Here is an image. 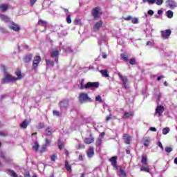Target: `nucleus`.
Wrapping results in <instances>:
<instances>
[{
  "label": "nucleus",
  "mask_w": 177,
  "mask_h": 177,
  "mask_svg": "<svg viewBox=\"0 0 177 177\" xmlns=\"http://www.w3.org/2000/svg\"><path fill=\"white\" fill-rule=\"evenodd\" d=\"M85 89H89V88H99V82H88L84 85Z\"/></svg>",
  "instance_id": "6e6552de"
},
{
  "label": "nucleus",
  "mask_w": 177,
  "mask_h": 177,
  "mask_svg": "<svg viewBox=\"0 0 177 177\" xmlns=\"http://www.w3.org/2000/svg\"><path fill=\"white\" fill-rule=\"evenodd\" d=\"M35 2H37V0H30V3L31 6H34V5L35 4Z\"/></svg>",
  "instance_id": "052dcab7"
},
{
  "label": "nucleus",
  "mask_w": 177,
  "mask_h": 177,
  "mask_svg": "<svg viewBox=\"0 0 177 177\" xmlns=\"http://www.w3.org/2000/svg\"><path fill=\"white\" fill-rule=\"evenodd\" d=\"M91 15L93 19H100V16H102L103 13L102 12L100 7H95L93 8L91 11Z\"/></svg>",
  "instance_id": "20e7f679"
},
{
  "label": "nucleus",
  "mask_w": 177,
  "mask_h": 177,
  "mask_svg": "<svg viewBox=\"0 0 177 177\" xmlns=\"http://www.w3.org/2000/svg\"><path fill=\"white\" fill-rule=\"evenodd\" d=\"M117 158H118L117 156H113L109 158V161L112 167H113V168H115V169H118V165L117 164Z\"/></svg>",
  "instance_id": "9d476101"
},
{
  "label": "nucleus",
  "mask_w": 177,
  "mask_h": 177,
  "mask_svg": "<svg viewBox=\"0 0 177 177\" xmlns=\"http://www.w3.org/2000/svg\"><path fill=\"white\" fill-rule=\"evenodd\" d=\"M167 3L169 8H176V2L174 0H167Z\"/></svg>",
  "instance_id": "a211bd4d"
},
{
  "label": "nucleus",
  "mask_w": 177,
  "mask_h": 177,
  "mask_svg": "<svg viewBox=\"0 0 177 177\" xmlns=\"http://www.w3.org/2000/svg\"><path fill=\"white\" fill-rule=\"evenodd\" d=\"M112 118H113V115L110 113L109 116H106V121H110V120H111Z\"/></svg>",
  "instance_id": "4d7b16f0"
},
{
  "label": "nucleus",
  "mask_w": 177,
  "mask_h": 177,
  "mask_svg": "<svg viewBox=\"0 0 177 177\" xmlns=\"http://www.w3.org/2000/svg\"><path fill=\"white\" fill-rule=\"evenodd\" d=\"M124 20H126V21H129V20H132V17L128 16L127 17H124Z\"/></svg>",
  "instance_id": "13d9d810"
},
{
  "label": "nucleus",
  "mask_w": 177,
  "mask_h": 177,
  "mask_svg": "<svg viewBox=\"0 0 177 177\" xmlns=\"http://www.w3.org/2000/svg\"><path fill=\"white\" fill-rule=\"evenodd\" d=\"M41 63V56L35 55L33 58L32 64V69L37 70L38 68V64Z\"/></svg>",
  "instance_id": "39448f33"
},
{
  "label": "nucleus",
  "mask_w": 177,
  "mask_h": 177,
  "mask_svg": "<svg viewBox=\"0 0 177 177\" xmlns=\"http://www.w3.org/2000/svg\"><path fill=\"white\" fill-rule=\"evenodd\" d=\"M66 23L68 24H71L72 20H71V15H68L66 17Z\"/></svg>",
  "instance_id": "a18cd8bd"
},
{
  "label": "nucleus",
  "mask_w": 177,
  "mask_h": 177,
  "mask_svg": "<svg viewBox=\"0 0 177 177\" xmlns=\"http://www.w3.org/2000/svg\"><path fill=\"white\" fill-rule=\"evenodd\" d=\"M30 122H31V120H24L23 121V128L24 129H26V128H27V127H28V124H30Z\"/></svg>",
  "instance_id": "b1692460"
},
{
  "label": "nucleus",
  "mask_w": 177,
  "mask_h": 177,
  "mask_svg": "<svg viewBox=\"0 0 177 177\" xmlns=\"http://www.w3.org/2000/svg\"><path fill=\"white\" fill-rule=\"evenodd\" d=\"M46 63L48 67H53L55 66V62L50 59H46Z\"/></svg>",
  "instance_id": "bb28decb"
},
{
  "label": "nucleus",
  "mask_w": 177,
  "mask_h": 177,
  "mask_svg": "<svg viewBox=\"0 0 177 177\" xmlns=\"http://www.w3.org/2000/svg\"><path fill=\"white\" fill-rule=\"evenodd\" d=\"M157 146H158V147H160L161 150H164V147L162 146V143H161V142H158Z\"/></svg>",
  "instance_id": "6e6d98bb"
},
{
  "label": "nucleus",
  "mask_w": 177,
  "mask_h": 177,
  "mask_svg": "<svg viewBox=\"0 0 177 177\" xmlns=\"http://www.w3.org/2000/svg\"><path fill=\"white\" fill-rule=\"evenodd\" d=\"M145 142H144V146H145L146 147H147L148 146L150 145V138L148 137H146L145 139Z\"/></svg>",
  "instance_id": "c85d7f7f"
},
{
  "label": "nucleus",
  "mask_w": 177,
  "mask_h": 177,
  "mask_svg": "<svg viewBox=\"0 0 177 177\" xmlns=\"http://www.w3.org/2000/svg\"><path fill=\"white\" fill-rule=\"evenodd\" d=\"M119 177H127V172L121 167L120 168Z\"/></svg>",
  "instance_id": "393cba45"
},
{
  "label": "nucleus",
  "mask_w": 177,
  "mask_h": 177,
  "mask_svg": "<svg viewBox=\"0 0 177 177\" xmlns=\"http://www.w3.org/2000/svg\"><path fill=\"white\" fill-rule=\"evenodd\" d=\"M161 37L162 39H168L169 38L171 34H172V31L170 29H167L165 30L160 31Z\"/></svg>",
  "instance_id": "0eeeda50"
},
{
  "label": "nucleus",
  "mask_w": 177,
  "mask_h": 177,
  "mask_svg": "<svg viewBox=\"0 0 177 177\" xmlns=\"http://www.w3.org/2000/svg\"><path fill=\"white\" fill-rule=\"evenodd\" d=\"M89 137L84 139V142L85 145H91L95 142V138H93L92 133H90Z\"/></svg>",
  "instance_id": "9b49d317"
},
{
  "label": "nucleus",
  "mask_w": 177,
  "mask_h": 177,
  "mask_svg": "<svg viewBox=\"0 0 177 177\" xmlns=\"http://www.w3.org/2000/svg\"><path fill=\"white\" fill-rule=\"evenodd\" d=\"M129 64H131V66H135V64H136V59H135V58L130 59Z\"/></svg>",
  "instance_id": "79ce46f5"
},
{
  "label": "nucleus",
  "mask_w": 177,
  "mask_h": 177,
  "mask_svg": "<svg viewBox=\"0 0 177 177\" xmlns=\"http://www.w3.org/2000/svg\"><path fill=\"white\" fill-rule=\"evenodd\" d=\"M0 20H1V21H4V23H9V24L12 21V19L9 17L5 15H0Z\"/></svg>",
  "instance_id": "4468645a"
},
{
  "label": "nucleus",
  "mask_w": 177,
  "mask_h": 177,
  "mask_svg": "<svg viewBox=\"0 0 177 177\" xmlns=\"http://www.w3.org/2000/svg\"><path fill=\"white\" fill-rule=\"evenodd\" d=\"M53 115H55L56 117H60V112H59L58 111L54 110L53 111Z\"/></svg>",
  "instance_id": "8fccbe9b"
},
{
  "label": "nucleus",
  "mask_w": 177,
  "mask_h": 177,
  "mask_svg": "<svg viewBox=\"0 0 177 177\" xmlns=\"http://www.w3.org/2000/svg\"><path fill=\"white\" fill-rule=\"evenodd\" d=\"M57 158V153H53L50 156V160L53 161V162H56V160Z\"/></svg>",
  "instance_id": "72a5a7b5"
},
{
  "label": "nucleus",
  "mask_w": 177,
  "mask_h": 177,
  "mask_svg": "<svg viewBox=\"0 0 177 177\" xmlns=\"http://www.w3.org/2000/svg\"><path fill=\"white\" fill-rule=\"evenodd\" d=\"M15 74L17 77H16V81H19V80H21V71H18L15 72Z\"/></svg>",
  "instance_id": "7c9ffc66"
},
{
  "label": "nucleus",
  "mask_w": 177,
  "mask_h": 177,
  "mask_svg": "<svg viewBox=\"0 0 177 177\" xmlns=\"http://www.w3.org/2000/svg\"><path fill=\"white\" fill-rule=\"evenodd\" d=\"M141 163L142 164V165L140 167V171H144L145 172H150V169L149 168V167H147L149 165V163L147 162V156L143 155L142 156Z\"/></svg>",
  "instance_id": "f03ea898"
},
{
  "label": "nucleus",
  "mask_w": 177,
  "mask_h": 177,
  "mask_svg": "<svg viewBox=\"0 0 177 177\" xmlns=\"http://www.w3.org/2000/svg\"><path fill=\"white\" fill-rule=\"evenodd\" d=\"M96 146H102V139L97 138L95 142Z\"/></svg>",
  "instance_id": "de8ad7c7"
},
{
  "label": "nucleus",
  "mask_w": 177,
  "mask_h": 177,
  "mask_svg": "<svg viewBox=\"0 0 177 177\" xmlns=\"http://www.w3.org/2000/svg\"><path fill=\"white\" fill-rule=\"evenodd\" d=\"M37 128V129H42L43 128H45V124L44 123H39Z\"/></svg>",
  "instance_id": "49530a36"
},
{
  "label": "nucleus",
  "mask_w": 177,
  "mask_h": 177,
  "mask_svg": "<svg viewBox=\"0 0 177 177\" xmlns=\"http://www.w3.org/2000/svg\"><path fill=\"white\" fill-rule=\"evenodd\" d=\"M65 169L68 172H73V169L71 168V165H68V161L66 160L65 161Z\"/></svg>",
  "instance_id": "5701e85b"
},
{
  "label": "nucleus",
  "mask_w": 177,
  "mask_h": 177,
  "mask_svg": "<svg viewBox=\"0 0 177 177\" xmlns=\"http://www.w3.org/2000/svg\"><path fill=\"white\" fill-rule=\"evenodd\" d=\"M118 75L119 78H120L122 82L123 83V86L124 89H128V86L127 85V84H128V77H127V76L122 75L121 73H118Z\"/></svg>",
  "instance_id": "423d86ee"
},
{
  "label": "nucleus",
  "mask_w": 177,
  "mask_h": 177,
  "mask_svg": "<svg viewBox=\"0 0 177 177\" xmlns=\"http://www.w3.org/2000/svg\"><path fill=\"white\" fill-rule=\"evenodd\" d=\"M85 149V145L84 144H79L77 147V150H83Z\"/></svg>",
  "instance_id": "37998d69"
},
{
  "label": "nucleus",
  "mask_w": 177,
  "mask_h": 177,
  "mask_svg": "<svg viewBox=\"0 0 177 177\" xmlns=\"http://www.w3.org/2000/svg\"><path fill=\"white\" fill-rule=\"evenodd\" d=\"M79 101L80 102V103H91L92 102V99L89 97L88 93H81L79 95Z\"/></svg>",
  "instance_id": "7ed1b4c3"
},
{
  "label": "nucleus",
  "mask_w": 177,
  "mask_h": 177,
  "mask_svg": "<svg viewBox=\"0 0 177 177\" xmlns=\"http://www.w3.org/2000/svg\"><path fill=\"white\" fill-rule=\"evenodd\" d=\"M8 135V133L0 131V136L5 137Z\"/></svg>",
  "instance_id": "e2e57ef3"
},
{
  "label": "nucleus",
  "mask_w": 177,
  "mask_h": 177,
  "mask_svg": "<svg viewBox=\"0 0 177 177\" xmlns=\"http://www.w3.org/2000/svg\"><path fill=\"white\" fill-rule=\"evenodd\" d=\"M131 23L133 24H138V23H139V20L138 19V18H132Z\"/></svg>",
  "instance_id": "09e8293b"
},
{
  "label": "nucleus",
  "mask_w": 177,
  "mask_h": 177,
  "mask_svg": "<svg viewBox=\"0 0 177 177\" xmlns=\"http://www.w3.org/2000/svg\"><path fill=\"white\" fill-rule=\"evenodd\" d=\"M143 3H146V2L149 3L150 5H153L156 3V0H142Z\"/></svg>",
  "instance_id": "a19ab883"
},
{
  "label": "nucleus",
  "mask_w": 177,
  "mask_h": 177,
  "mask_svg": "<svg viewBox=\"0 0 177 177\" xmlns=\"http://www.w3.org/2000/svg\"><path fill=\"white\" fill-rule=\"evenodd\" d=\"M49 145H50V140H49V139H48V138H46L44 146H46L48 147V146H49Z\"/></svg>",
  "instance_id": "3c124183"
},
{
  "label": "nucleus",
  "mask_w": 177,
  "mask_h": 177,
  "mask_svg": "<svg viewBox=\"0 0 177 177\" xmlns=\"http://www.w3.org/2000/svg\"><path fill=\"white\" fill-rule=\"evenodd\" d=\"M86 155L88 158H92L95 156V148L91 147L86 151Z\"/></svg>",
  "instance_id": "f8f14e48"
},
{
  "label": "nucleus",
  "mask_w": 177,
  "mask_h": 177,
  "mask_svg": "<svg viewBox=\"0 0 177 177\" xmlns=\"http://www.w3.org/2000/svg\"><path fill=\"white\" fill-rule=\"evenodd\" d=\"M123 139L125 140L126 145H131V136L127 133L123 134Z\"/></svg>",
  "instance_id": "f3484780"
},
{
  "label": "nucleus",
  "mask_w": 177,
  "mask_h": 177,
  "mask_svg": "<svg viewBox=\"0 0 177 177\" xmlns=\"http://www.w3.org/2000/svg\"><path fill=\"white\" fill-rule=\"evenodd\" d=\"M95 102H99V103H102L103 100H102V97L100 95H97L95 97Z\"/></svg>",
  "instance_id": "c03bdc74"
},
{
  "label": "nucleus",
  "mask_w": 177,
  "mask_h": 177,
  "mask_svg": "<svg viewBox=\"0 0 177 177\" xmlns=\"http://www.w3.org/2000/svg\"><path fill=\"white\" fill-rule=\"evenodd\" d=\"M169 131H170V129L169 127H165L162 129V134L167 135V134L169 133Z\"/></svg>",
  "instance_id": "ea45409f"
},
{
  "label": "nucleus",
  "mask_w": 177,
  "mask_h": 177,
  "mask_svg": "<svg viewBox=\"0 0 177 177\" xmlns=\"http://www.w3.org/2000/svg\"><path fill=\"white\" fill-rule=\"evenodd\" d=\"M120 56L124 62H128L129 60V59L128 58V56L125 53L121 54Z\"/></svg>",
  "instance_id": "c9c22d12"
},
{
  "label": "nucleus",
  "mask_w": 177,
  "mask_h": 177,
  "mask_svg": "<svg viewBox=\"0 0 177 177\" xmlns=\"http://www.w3.org/2000/svg\"><path fill=\"white\" fill-rule=\"evenodd\" d=\"M156 5L160 6L162 5V2H164V0H155Z\"/></svg>",
  "instance_id": "5fc2aeb1"
},
{
  "label": "nucleus",
  "mask_w": 177,
  "mask_h": 177,
  "mask_svg": "<svg viewBox=\"0 0 177 177\" xmlns=\"http://www.w3.org/2000/svg\"><path fill=\"white\" fill-rule=\"evenodd\" d=\"M59 104L62 107H67L68 106V101H61Z\"/></svg>",
  "instance_id": "473e14b6"
},
{
  "label": "nucleus",
  "mask_w": 177,
  "mask_h": 177,
  "mask_svg": "<svg viewBox=\"0 0 177 177\" xmlns=\"http://www.w3.org/2000/svg\"><path fill=\"white\" fill-rule=\"evenodd\" d=\"M100 73L103 77H105L106 78H107V77H109V73H107V70H100Z\"/></svg>",
  "instance_id": "cd10ccee"
},
{
  "label": "nucleus",
  "mask_w": 177,
  "mask_h": 177,
  "mask_svg": "<svg viewBox=\"0 0 177 177\" xmlns=\"http://www.w3.org/2000/svg\"><path fill=\"white\" fill-rule=\"evenodd\" d=\"M103 26V21H98L93 26L94 31H99L100 30V27Z\"/></svg>",
  "instance_id": "2eb2a0df"
},
{
  "label": "nucleus",
  "mask_w": 177,
  "mask_h": 177,
  "mask_svg": "<svg viewBox=\"0 0 177 177\" xmlns=\"http://www.w3.org/2000/svg\"><path fill=\"white\" fill-rule=\"evenodd\" d=\"M7 9H9V5L8 4L0 5V12H6Z\"/></svg>",
  "instance_id": "412c9836"
},
{
  "label": "nucleus",
  "mask_w": 177,
  "mask_h": 177,
  "mask_svg": "<svg viewBox=\"0 0 177 177\" xmlns=\"http://www.w3.org/2000/svg\"><path fill=\"white\" fill-rule=\"evenodd\" d=\"M0 158H3L6 162H10V160H8L5 157V153H3V152H0Z\"/></svg>",
  "instance_id": "2f4dec72"
},
{
  "label": "nucleus",
  "mask_w": 177,
  "mask_h": 177,
  "mask_svg": "<svg viewBox=\"0 0 177 177\" xmlns=\"http://www.w3.org/2000/svg\"><path fill=\"white\" fill-rule=\"evenodd\" d=\"M164 106L159 105L156 109V114H158V117H160L164 113Z\"/></svg>",
  "instance_id": "ddd939ff"
},
{
  "label": "nucleus",
  "mask_w": 177,
  "mask_h": 177,
  "mask_svg": "<svg viewBox=\"0 0 177 177\" xmlns=\"http://www.w3.org/2000/svg\"><path fill=\"white\" fill-rule=\"evenodd\" d=\"M63 147H64V144L60 140H58V149L59 150H62Z\"/></svg>",
  "instance_id": "f704fd0d"
},
{
  "label": "nucleus",
  "mask_w": 177,
  "mask_h": 177,
  "mask_svg": "<svg viewBox=\"0 0 177 177\" xmlns=\"http://www.w3.org/2000/svg\"><path fill=\"white\" fill-rule=\"evenodd\" d=\"M37 26H40V27L46 28V26H48V21H44L43 19H39L37 22Z\"/></svg>",
  "instance_id": "6ab92c4d"
},
{
  "label": "nucleus",
  "mask_w": 177,
  "mask_h": 177,
  "mask_svg": "<svg viewBox=\"0 0 177 177\" xmlns=\"http://www.w3.org/2000/svg\"><path fill=\"white\" fill-rule=\"evenodd\" d=\"M130 117H133V112H125L122 116V118L125 120L127 118H129Z\"/></svg>",
  "instance_id": "aec40b11"
},
{
  "label": "nucleus",
  "mask_w": 177,
  "mask_h": 177,
  "mask_svg": "<svg viewBox=\"0 0 177 177\" xmlns=\"http://www.w3.org/2000/svg\"><path fill=\"white\" fill-rule=\"evenodd\" d=\"M39 149V144L38 143V142H35L34 145L32 146V149L35 150V151H38Z\"/></svg>",
  "instance_id": "c756f323"
},
{
  "label": "nucleus",
  "mask_w": 177,
  "mask_h": 177,
  "mask_svg": "<svg viewBox=\"0 0 177 177\" xmlns=\"http://www.w3.org/2000/svg\"><path fill=\"white\" fill-rule=\"evenodd\" d=\"M104 135H105L104 132H102V133H100V136H101L102 139L104 138Z\"/></svg>",
  "instance_id": "338daca9"
},
{
  "label": "nucleus",
  "mask_w": 177,
  "mask_h": 177,
  "mask_svg": "<svg viewBox=\"0 0 177 177\" xmlns=\"http://www.w3.org/2000/svg\"><path fill=\"white\" fill-rule=\"evenodd\" d=\"M50 127H48L46 130V136H50L53 132L50 130Z\"/></svg>",
  "instance_id": "e433bc0d"
},
{
  "label": "nucleus",
  "mask_w": 177,
  "mask_h": 177,
  "mask_svg": "<svg viewBox=\"0 0 177 177\" xmlns=\"http://www.w3.org/2000/svg\"><path fill=\"white\" fill-rule=\"evenodd\" d=\"M32 54L30 53L28 55H26L24 57V63H30V62H31V60H32Z\"/></svg>",
  "instance_id": "dca6fc26"
},
{
  "label": "nucleus",
  "mask_w": 177,
  "mask_h": 177,
  "mask_svg": "<svg viewBox=\"0 0 177 177\" xmlns=\"http://www.w3.org/2000/svg\"><path fill=\"white\" fill-rule=\"evenodd\" d=\"M24 177H31V176L30 175V172L26 171L24 174Z\"/></svg>",
  "instance_id": "69168bd1"
},
{
  "label": "nucleus",
  "mask_w": 177,
  "mask_h": 177,
  "mask_svg": "<svg viewBox=\"0 0 177 177\" xmlns=\"http://www.w3.org/2000/svg\"><path fill=\"white\" fill-rule=\"evenodd\" d=\"M8 28L15 32L20 31V26L17 25L12 21H11V22L8 24Z\"/></svg>",
  "instance_id": "1a4fd4ad"
},
{
  "label": "nucleus",
  "mask_w": 177,
  "mask_h": 177,
  "mask_svg": "<svg viewBox=\"0 0 177 177\" xmlns=\"http://www.w3.org/2000/svg\"><path fill=\"white\" fill-rule=\"evenodd\" d=\"M148 15H149V16H153V15H154V11H153V10H149L148 11Z\"/></svg>",
  "instance_id": "bf43d9fd"
},
{
  "label": "nucleus",
  "mask_w": 177,
  "mask_h": 177,
  "mask_svg": "<svg viewBox=\"0 0 177 177\" xmlns=\"http://www.w3.org/2000/svg\"><path fill=\"white\" fill-rule=\"evenodd\" d=\"M8 174L10 175V176L12 177H22L21 176H18L17 174H16V172H15L13 170H8Z\"/></svg>",
  "instance_id": "a878e982"
},
{
  "label": "nucleus",
  "mask_w": 177,
  "mask_h": 177,
  "mask_svg": "<svg viewBox=\"0 0 177 177\" xmlns=\"http://www.w3.org/2000/svg\"><path fill=\"white\" fill-rule=\"evenodd\" d=\"M46 147H46V145H44L41 146V148L39 151L40 154H42L43 153H45V151H46Z\"/></svg>",
  "instance_id": "58836bf2"
},
{
  "label": "nucleus",
  "mask_w": 177,
  "mask_h": 177,
  "mask_svg": "<svg viewBox=\"0 0 177 177\" xmlns=\"http://www.w3.org/2000/svg\"><path fill=\"white\" fill-rule=\"evenodd\" d=\"M80 89H85V85H84V79H82L80 83Z\"/></svg>",
  "instance_id": "864d4df0"
},
{
  "label": "nucleus",
  "mask_w": 177,
  "mask_h": 177,
  "mask_svg": "<svg viewBox=\"0 0 177 177\" xmlns=\"http://www.w3.org/2000/svg\"><path fill=\"white\" fill-rule=\"evenodd\" d=\"M149 131H151L152 132H157V129H156V127H151Z\"/></svg>",
  "instance_id": "0e129e2a"
},
{
  "label": "nucleus",
  "mask_w": 177,
  "mask_h": 177,
  "mask_svg": "<svg viewBox=\"0 0 177 177\" xmlns=\"http://www.w3.org/2000/svg\"><path fill=\"white\" fill-rule=\"evenodd\" d=\"M165 151L166 153H171V151H172V148L169 147H166Z\"/></svg>",
  "instance_id": "603ef678"
},
{
  "label": "nucleus",
  "mask_w": 177,
  "mask_h": 177,
  "mask_svg": "<svg viewBox=\"0 0 177 177\" xmlns=\"http://www.w3.org/2000/svg\"><path fill=\"white\" fill-rule=\"evenodd\" d=\"M167 17L168 19H172L174 17V12L171 10L167 11Z\"/></svg>",
  "instance_id": "4c0bfd02"
},
{
  "label": "nucleus",
  "mask_w": 177,
  "mask_h": 177,
  "mask_svg": "<svg viewBox=\"0 0 177 177\" xmlns=\"http://www.w3.org/2000/svg\"><path fill=\"white\" fill-rule=\"evenodd\" d=\"M59 55H60V52L57 50H55L50 53V57H57Z\"/></svg>",
  "instance_id": "4be33fe9"
},
{
  "label": "nucleus",
  "mask_w": 177,
  "mask_h": 177,
  "mask_svg": "<svg viewBox=\"0 0 177 177\" xmlns=\"http://www.w3.org/2000/svg\"><path fill=\"white\" fill-rule=\"evenodd\" d=\"M162 78H164V76L158 77V81H160V80H162Z\"/></svg>",
  "instance_id": "774afa93"
},
{
  "label": "nucleus",
  "mask_w": 177,
  "mask_h": 177,
  "mask_svg": "<svg viewBox=\"0 0 177 177\" xmlns=\"http://www.w3.org/2000/svg\"><path fill=\"white\" fill-rule=\"evenodd\" d=\"M1 68L2 71H3V73H4V77L3 78V80L1 81V84H8L9 82H15V81H16V80H17L13 75L6 73V68L5 67V66L1 65Z\"/></svg>",
  "instance_id": "f257e3e1"
},
{
  "label": "nucleus",
  "mask_w": 177,
  "mask_h": 177,
  "mask_svg": "<svg viewBox=\"0 0 177 177\" xmlns=\"http://www.w3.org/2000/svg\"><path fill=\"white\" fill-rule=\"evenodd\" d=\"M78 160L80 161H83L84 160V156H82V154L79 155Z\"/></svg>",
  "instance_id": "680f3d73"
}]
</instances>
